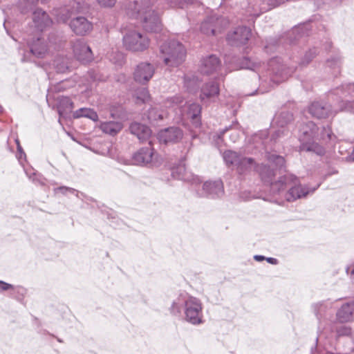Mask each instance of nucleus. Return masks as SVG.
<instances>
[{"label":"nucleus","instance_id":"1","mask_svg":"<svg viewBox=\"0 0 354 354\" xmlns=\"http://www.w3.org/2000/svg\"><path fill=\"white\" fill-rule=\"evenodd\" d=\"M328 98L335 102L333 106L324 102H314L309 113L317 118H326L335 115L339 111L354 113V84H342L329 92Z\"/></svg>","mask_w":354,"mask_h":354},{"label":"nucleus","instance_id":"2","mask_svg":"<svg viewBox=\"0 0 354 354\" xmlns=\"http://www.w3.org/2000/svg\"><path fill=\"white\" fill-rule=\"evenodd\" d=\"M156 9L153 0L134 1L128 4L127 14L131 18L139 19L145 30L158 32L162 25Z\"/></svg>","mask_w":354,"mask_h":354},{"label":"nucleus","instance_id":"3","mask_svg":"<svg viewBox=\"0 0 354 354\" xmlns=\"http://www.w3.org/2000/svg\"><path fill=\"white\" fill-rule=\"evenodd\" d=\"M319 185L320 183L313 188H309L308 186L301 185L295 175L287 174L281 176L277 182L272 185V190L273 195H280L286 188H288V191L285 194L286 199L289 202H293L313 194Z\"/></svg>","mask_w":354,"mask_h":354},{"label":"nucleus","instance_id":"4","mask_svg":"<svg viewBox=\"0 0 354 354\" xmlns=\"http://www.w3.org/2000/svg\"><path fill=\"white\" fill-rule=\"evenodd\" d=\"M299 150L313 152L319 156L325 153V149L316 142L319 137V127L312 121L301 124L299 129Z\"/></svg>","mask_w":354,"mask_h":354},{"label":"nucleus","instance_id":"5","mask_svg":"<svg viewBox=\"0 0 354 354\" xmlns=\"http://www.w3.org/2000/svg\"><path fill=\"white\" fill-rule=\"evenodd\" d=\"M160 54L167 66L177 67L185 61L186 49L178 41L170 39L160 46Z\"/></svg>","mask_w":354,"mask_h":354},{"label":"nucleus","instance_id":"6","mask_svg":"<svg viewBox=\"0 0 354 354\" xmlns=\"http://www.w3.org/2000/svg\"><path fill=\"white\" fill-rule=\"evenodd\" d=\"M268 162L272 165L271 166H267L262 165L259 166L257 171L259 173L262 181L270 185V191L273 195L272 190V185L277 181H273L276 176L277 169H282L284 167L285 159L283 156L277 155L276 153H268L266 156Z\"/></svg>","mask_w":354,"mask_h":354},{"label":"nucleus","instance_id":"7","mask_svg":"<svg viewBox=\"0 0 354 354\" xmlns=\"http://www.w3.org/2000/svg\"><path fill=\"white\" fill-rule=\"evenodd\" d=\"M294 71L293 67H287L283 64L281 57H273L268 63V73L270 81L277 84L287 80Z\"/></svg>","mask_w":354,"mask_h":354},{"label":"nucleus","instance_id":"8","mask_svg":"<svg viewBox=\"0 0 354 354\" xmlns=\"http://www.w3.org/2000/svg\"><path fill=\"white\" fill-rule=\"evenodd\" d=\"M122 43L127 50L142 52L149 48V39L136 30H129L123 35Z\"/></svg>","mask_w":354,"mask_h":354},{"label":"nucleus","instance_id":"9","mask_svg":"<svg viewBox=\"0 0 354 354\" xmlns=\"http://www.w3.org/2000/svg\"><path fill=\"white\" fill-rule=\"evenodd\" d=\"M203 308L201 301L194 297L187 296L184 307L185 320L194 325H198L203 321Z\"/></svg>","mask_w":354,"mask_h":354},{"label":"nucleus","instance_id":"10","mask_svg":"<svg viewBox=\"0 0 354 354\" xmlns=\"http://www.w3.org/2000/svg\"><path fill=\"white\" fill-rule=\"evenodd\" d=\"M229 21L217 15L208 16L201 24V31L207 35H216L226 28Z\"/></svg>","mask_w":354,"mask_h":354},{"label":"nucleus","instance_id":"11","mask_svg":"<svg viewBox=\"0 0 354 354\" xmlns=\"http://www.w3.org/2000/svg\"><path fill=\"white\" fill-rule=\"evenodd\" d=\"M156 153L151 147V142L149 146L140 148L135 152L131 158L133 165L139 166L153 167L157 165Z\"/></svg>","mask_w":354,"mask_h":354},{"label":"nucleus","instance_id":"12","mask_svg":"<svg viewBox=\"0 0 354 354\" xmlns=\"http://www.w3.org/2000/svg\"><path fill=\"white\" fill-rule=\"evenodd\" d=\"M293 120V115L286 110L281 111L276 113L273 119V124L279 129L272 133V139L278 140L285 136H288V129L286 126Z\"/></svg>","mask_w":354,"mask_h":354},{"label":"nucleus","instance_id":"13","mask_svg":"<svg viewBox=\"0 0 354 354\" xmlns=\"http://www.w3.org/2000/svg\"><path fill=\"white\" fill-rule=\"evenodd\" d=\"M198 196L216 198L221 197L224 194L223 182L221 180L214 181H206L202 185L201 189L194 186Z\"/></svg>","mask_w":354,"mask_h":354},{"label":"nucleus","instance_id":"14","mask_svg":"<svg viewBox=\"0 0 354 354\" xmlns=\"http://www.w3.org/2000/svg\"><path fill=\"white\" fill-rule=\"evenodd\" d=\"M251 29L246 26H238L227 35L228 44L233 46H241L247 44L251 37Z\"/></svg>","mask_w":354,"mask_h":354},{"label":"nucleus","instance_id":"15","mask_svg":"<svg viewBox=\"0 0 354 354\" xmlns=\"http://www.w3.org/2000/svg\"><path fill=\"white\" fill-rule=\"evenodd\" d=\"M73 50L75 57L80 62L86 64L93 59L91 48L86 44L84 39H77L73 43Z\"/></svg>","mask_w":354,"mask_h":354},{"label":"nucleus","instance_id":"16","mask_svg":"<svg viewBox=\"0 0 354 354\" xmlns=\"http://www.w3.org/2000/svg\"><path fill=\"white\" fill-rule=\"evenodd\" d=\"M155 68L148 62H141L137 65L133 73L134 80L141 84L147 83L154 74Z\"/></svg>","mask_w":354,"mask_h":354},{"label":"nucleus","instance_id":"17","mask_svg":"<svg viewBox=\"0 0 354 354\" xmlns=\"http://www.w3.org/2000/svg\"><path fill=\"white\" fill-rule=\"evenodd\" d=\"M221 68V62L215 55H210L201 59L200 71L205 75L218 73Z\"/></svg>","mask_w":354,"mask_h":354},{"label":"nucleus","instance_id":"18","mask_svg":"<svg viewBox=\"0 0 354 354\" xmlns=\"http://www.w3.org/2000/svg\"><path fill=\"white\" fill-rule=\"evenodd\" d=\"M183 137V131L176 127L166 128L159 131L158 134V138L160 142L165 144L178 142Z\"/></svg>","mask_w":354,"mask_h":354},{"label":"nucleus","instance_id":"19","mask_svg":"<svg viewBox=\"0 0 354 354\" xmlns=\"http://www.w3.org/2000/svg\"><path fill=\"white\" fill-rule=\"evenodd\" d=\"M252 140L254 148L258 149L260 151L264 149L267 154L268 153L267 151L269 149H271L272 147V142H276L277 140L272 139V134L270 137L269 133L267 130L260 131L255 133Z\"/></svg>","mask_w":354,"mask_h":354},{"label":"nucleus","instance_id":"20","mask_svg":"<svg viewBox=\"0 0 354 354\" xmlns=\"http://www.w3.org/2000/svg\"><path fill=\"white\" fill-rule=\"evenodd\" d=\"M171 175L174 179L190 182L192 186L199 185L201 183V179L198 176H195L192 173L187 171L185 167L182 165L172 168Z\"/></svg>","mask_w":354,"mask_h":354},{"label":"nucleus","instance_id":"21","mask_svg":"<svg viewBox=\"0 0 354 354\" xmlns=\"http://www.w3.org/2000/svg\"><path fill=\"white\" fill-rule=\"evenodd\" d=\"M218 84L214 81L205 83L201 88L200 98L204 102H214L219 95Z\"/></svg>","mask_w":354,"mask_h":354},{"label":"nucleus","instance_id":"22","mask_svg":"<svg viewBox=\"0 0 354 354\" xmlns=\"http://www.w3.org/2000/svg\"><path fill=\"white\" fill-rule=\"evenodd\" d=\"M70 27L75 34L84 35L93 29V24L84 17H77L71 21Z\"/></svg>","mask_w":354,"mask_h":354},{"label":"nucleus","instance_id":"23","mask_svg":"<svg viewBox=\"0 0 354 354\" xmlns=\"http://www.w3.org/2000/svg\"><path fill=\"white\" fill-rule=\"evenodd\" d=\"M30 53L37 58H43L48 52V45L46 40L41 37L32 39L27 41Z\"/></svg>","mask_w":354,"mask_h":354},{"label":"nucleus","instance_id":"24","mask_svg":"<svg viewBox=\"0 0 354 354\" xmlns=\"http://www.w3.org/2000/svg\"><path fill=\"white\" fill-rule=\"evenodd\" d=\"M337 319L341 323L351 322L354 319V300L343 304L337 310Z\"/></svg>","mask_w":354,"mask_h":354},{"label":"nucleus","instance_id":"25","mask_svg":"<svg viewBox=\"0 0 354 354\" xmlns=\"http://www.w3.org/2000/svg\"><path fill=\"white\" fill-rule=\"evenodd\" d=\"M33 23L37 30L43 31L52 24V20L46 12L41 9H37L33 12Z\"/></svg>","mask_w":354,"mask_h":354},{"label":"nucleus","instance_id":"26","mask_svg":"<svg viewBox=\"0 0 354 354\" xmlns=\"http://www.w3.org/2000/svg\"><path fill=\"white\" fill-rule=\"evenodd\" d=\"M129 130L140 141L147 140L151 135V129L147 126L139 122H132L129 127Z\"/></svg>","mask_w":354,"mask_h":354},{"label":"nucleus","instance_id":"27","mask_svg":"<svg viewBox=\"0 0 354 354\" xmlns=\"http://www.w3.org/2000/svg\"><path fill=\"white\" fill-rule=\"evenodd\" d=\"M309 24H302L294 28L289 33L290 43L293 44L309 34Z\"/></svg>","mask_w":354,"mask_h":354},{"label":"nucleus","instance_id":"28","mask_svg":"<svg viewBox=\"0 0 354 354\" xmlns=\"http://www.w3.org/2000/svg\"><path fill=\"white\" fill-rule=\"evenodd\" d=\"M258 167L259 166L257 165L253 158H246L242 156L236 166V169L240 174H245L252 169L257 170Z\"/></svg>","mask_w":354,"mask_h":354},{"label":"nucleus","instance_id":"29","mask_svg":"<svg viewBox=\"0 0 354 354\" xmlns=\"http://www.w3.org/2000/svg\"><path fill=\"white\" fill-rule=\"evenodd\" d=\"M342 58L339 54L331 56L326 61V69L334 76H337L341 71Z\"/></svg>","mask_w":354,"mask_h":354},{"label":"nucleus","instance_id":"30","mask_svg":"<svg viewBox=\"0 0 354 354\" xmlns=\"http://www.w3.org/2000/svg\"><path fill=\"white\" fill-rule=\"evenodd\" d=\"M201 107L197 103H192L188 105L187 115L191 120L193 125L198 128L201 125Z\"/></svg>","mask_w":354,"mask_h":354},{"label":"nucleus","instance_id":"31","mask_svg":"<svg viewBox=\"0 0 354 354\" xmlns=\"http://www.w3.org/2000/svg\"><path fill=\"white\" fill-rule=\"evenodd\" d=\"M100 129L105 133L110 136H115L123 128V124L120 122L109 121L101 122Z\"/></svg>","mask_w":354,"mask_h":354},{"label":"nucleus","instance_id":"32","mask_svg":"<svg viewBox=\"0 0 354 354\" xmlns=\"http://www.w3.org/2000/svg\"><path fill=\"white\" fill-rule=\"evenodd\" d=\"M73 108V103L68 97L60 96L57 98V111L59 117H64L65 114L71 112Z\"/></svg>","mask_w":354,"mask_h":354},{"label":"nucleus","instance_id":"33","mask_svg":"<svg viewBox=\"0 0 354 354\" xmlns=\"http://www.w3.org/2000/svg\"><path fill=\"white\" fill-rule=\"evenodd\" d=\"M73 116L74 118L84 117L89 118L95 122L98 120V115L97 113L89 108H80L73 112Z\"/></svg>","mask_w":354,"mask_h":354},{"label":"nucleus","instance_id":"34","mask_svg":"<svg viewBox=\"0 0 354 354\" xmlns=\"http://www.w3.org/2000/svg\"><path fill=\"white\" fill-rule=\"evenodd\" d=\"M166 117V112L164 111H160L156 107H152L149 109L147 113V118L149 121L152 124L159 120H162Z\"/></svg>","mask_w":354,"mask_h":354},{"label":"nucleus","instance_id":"35","mask_svg":"<svg viewBox=\"0 0 354 354\" xmlns=\"http://www.w3.org/2000/svg\"><path fill=\"white\" fill-rule=\"evenodd\" d=\"M187 296L180 295L171 304L170 311L174 315H179L181 313L182 308L185 307V301Z\"/></svg>","mask_w":354,"mask_h":354},{"label":"nucleus","instance_id":"36","mask_svg":"<svg viewBox=\"0 0 354 354\" xmlns=\"http://www.w3.org/2000/svg\"><path fill=\"white\" fill-rule=\"evenodd\" d=\"M241 156V155L231 150L225 151L223 155L225 163L227 165H232L234 166L235 167L237 163L239 162Z\"/></svg>","mask_w":354,"mask_h":354},{"label":"nucleus","instance_id":"37","mask_svg":"<svg viewBox=\"0 0 354 354\" xmlns=\"http://www.w3.org/2000/svg\"><path fill=\"white\" fill-rule=\"evenodd\" d=\"M239 126V124L237 122H233L232 125L226 127L225 129L221 130L218 133V138L221 139L227 131L231 129H234V131L230 134V139L233 142H236L239 138V132L237 131Z\"/></svg>","mask_w":354,"mask_h":354},{"label":"nucleus","instance_id":"38","mask_svg":"<svg viewBox=\"0 0 354 354\" xmlns=\"http://www.w3.org/2000/svg\"><path fill=\"white\" fill-rule=\"evenodd\" d=\"M335 138V136L333 133L332 130L329 126L323 127L322 130L319 129V137L317 140H322L324 142H327L330 140H333Z\"/></svg>","mask_w":354,"mask_h":354},{"label":"nucleus","instance_id":"39","mask_svg":"<svg viewBox=\"0 0 354 354\" xmlns=\"http://www.w3.org/2000/svg\"><path fill=\"white\" fill-rule=\"evenodd\" d=\"M10 289L13 290L14 292L12 294L17 292L20 295V297H16L17 299H21V297H22L26 292V290L22 287H17L16 289H14L12 285L3 281H0V292Z\"/></svg>","mask_w":354,"mask_h":354},{"label":"nucleus","instance_id":"40","mask_svg":"<svg viewBox=\"0 0 354 354\" xmlns=\"http://www.w3.org/2000/svg\"><path fill=\"white\" fill-rule=\"evenodd\" d=\"M137 103H145L149 101L150 95L147 88H140L135 91Z\"/></svg>","mask_w":354,"mask_h":354},{"label":"nucleus","instance_id":"41","mask_svg":"<svg viewBox=\"0 0 354 354\" xmlns=\"http://www.w3.org/2000/svg\"><path fill=\"white\" fill-rule=\"evenodd\" d=\"M54 65L58 73H64L68 69V62L64 58L56 59Z\"/></svg>","mask_w":354,"mask_h":354},{"label":"nucleus","instance_id":"42","mask_svg":"<svg viewBox=\"0 0 354 354\" xmlns=\"http://www.w3.org/2000/svg\"><path fill=\"white\" fill-rule=\"evenodd\" d=\"M239 68L254 71L256 68V63L252 62L248 57H244L239 60Z\"/></svg>","mask_w":354,"mask_h":354},{"label":"nucleus","instance_id":"43","mask_svg":"<svg viewBox=\"0 0 354 354\" xmlns=\"http://www.w3.org/2000/svg\"><path fill=\"white\" fill-rule=\"evenodd\" d=\"M317 49L314 48L313 49H310L308 52L306 53L304 57L301 59L299 64L301 66H306L309 64V62L315 57L317 55Z\"/></svg>","mask_w":354,"mask_h":354},{"label":"nucleus","instance_id":"44","mask_svg":"<svg viewBox=\"0 0 354 354\" xmlns=\"http://www.w3.org/2000/svg\"><path fill=\"white\" fill-rule=\"evenodd\" d=\"M192 0H167V4L169 8H184L186 5L191 3Z\"/></svg>","mask_w":354,"mask_h":354},{"label":"nucleus","instance_id":"45","mask_svg":"<svg viewBox=\"0 0 354 354\" xmlns=\"http://www.w3.org/2000/svg\"><path fill=\"white\" fill-rule=\"evenodd\" d=\"M88 75L90 77V79L93 82L104 81L106 78V77L100 74L98 71L94 69L90 70L88 72Z\"/></svg>","mask_w":354,"mask_h":354},{"label":"nucleus","instance_id":"46","mask_svg":"<svg viewBox=\"0 0 354 354\" xmlns=\"http://www.w3.org/2000/svg\"><path fill=\"white\" fill-rule=\"evenodd\" d=\"M183 102V98L180 96H174L167 99L165 103L166 107L170 108L174 105L180 104Z\"/></svg>","mask_w":354,"mask_h":354},{"label":"nucleus","instance_id":"47","mask_svg":"<svg viewBox=\"0 0 354 354\" xmlns=\"http://www.w3.org/2000/svg\"><path fill=\"white\" fill-rule=\"evenodd\" d=\"M263 3H266L268 7L263 8L264 10H270L285 2V0H261Z\"/></svg>","mask_w":354,"mask_h":354},{"label":"nucleus","instance_id":"48","mask_svg":"<svg viewBox=\"0 0 354 354\" xmlns=\"http://www.w3.org/2000/svg\"><path fill=\"white\" fill-rule=\"evenodd\" d=\"M314 312L317 319H320L322 317V311L325 309V306L323 303H318L313 305Z\"/></svg>","mask_w":354,"mask_h":354},{"label":"nucleus","instance_id":"49","mask_svg":"<svg viewBox=\"0 0 354 354\" xmlns=\"http://www.w3.org/2000/svg\"><path fill=\"white\" fill-rule=\"evenodd\" d=\"M55 191L60 192L63 194H66V193L70 192L73 194H75L77 197H79L78 195H79L80 192L77 190H76L73 188H71V187L62 186V187H57V189H55Z\"/></svg>","mask_w":354,"mask_h":354},{"label":"nucleus","instance_id":"50","mask_svg":"<svg viewBox=\"0 0 354 354\" xmlns=\"http://www.w3.org/2000/svg\"><path fill=\"white\" fill-rule=\"evenodd\" d=\"M338 336H348L351 334V328L346 326H342L337 328Z\"/></svg>","mask_w":354,"mask_h":354},{"label":"nucleus","instance_id":"51","mask_svg":"<svg viewBox=\"0 0 354 354\" xmlns=\"http://www.w3.org/2000/svg\"><path fill=\"white\" fill-rule=\"evenodd\" d=\"M73 86V83L71 82L70 80H64L60 82L57 86V89L60 91L66 89L67 88L71 87Z\"/></svg>","mask_w":354,"mask_h":354},{"label":"nucleus","instance_id":"52","mask_svg":"<svg viewBox=\"0 0 354 354\" xmlns=\"http://www.w3.org/2000/svg\"><path fill=\"white\" fill-rule=\"evenodd\" d=\"M98 3L102 7H113L115 3L116 0H97Z\"/></svg>","mask_w":354,"mask_h":354},{"label":"nucleus","instance_id":"53","mask_svg":"<svg viewBox=\"0 0 354 354\" xmlns=\"http://www.w3.org/2000/svg\"><path fill=\"white\" fill-rule=\"evenodd\" d=\"M16 142L17 145V151H18L17 158H18L19 160L21 161L23 158H26V153L23 151L22 147H21L18 140H16Z\"/></svg>","mask_w":354,"mask_h":354},{"label":"nucleus","instance_id":"54","mask_svg":"<svg viewBox=\"0 0 354 354\" xmlns=\"http://www.w3.org/2000/svg\"><path fill=\"white\" fill-rule=\"evenodd\" d=\"M113 118H119L120 119H126L127 114L126 112L122 109L119 113L111 112V113Z\"/></svg>","mask_w":354,"mask_h":354},{"label":"nucleus","instance_id":"55","mask_svg":"<svg viewBox=\"0 0 354 354\" xmlns=\"http://www.w3.org/2000/svg\"><path fill=\"white\" fill-rule=\"evenodd\" d=\"M346 272L350 275L351 280L354 283V264L347 268Z\"/></svg>","mask_w":354,"mask_h":354},{"label":"nucleus","instance_id":"56","mask_svg":"<svg viewBox=\"0 0 354 354\" xmlns=\"http://www.w3.org/2000/svg\"><path fill=\"white\" fill-rule=\"evenodd\" d=\"M266 260L269 263H271L272 265H277L278 263V260L275 258H272V257H267L266 258Z\"/></svg>","mask_w":354,"mask_h":354},{"label":"nucleus","instance_id":"57","mask_svg":"<svg viewBox=\"0 0 354 354\" xmlns=\"http://www.w3.org/2000/svg\"><path fill=\"white\" fill-rule=\"evenodd\" d=\"M26 173L28 178L31 179L32 181H35L36 180V178H35L36 176V174L34 172H29L28 171H26Z\"/></svg>","mask_w":354,"mask_h":354},{"label":"nucleus","instance_id":"58","mask_svg":"<svg viewBox=\"0 0 354 354\" xmlns=\"http://www.w3.org/2000/svg\"><path fill=\"white\" fill-rule=\"evenodd\" d=\"M254 259L257 261H261L263 260H265L266 259V257L264 256H262V255H255L254 257Z\"/></svg>","mask_w":354,"mask_h":354},{"label":"nucleus","instance_id":"59","mask_svg":"<svg viewBox=\"0 0 354 354\" xmlns=\"http://www.w3.org/2000/svg\"><path fill=\"white\" fill-rule=\"evenodd\" d=\"M275 48V46H272L271 44H268L265 46V49L266 50L267 53H269L270 51H271L272 50V48Z\"/></svg>","mask_w":354,"mask_h":354},{"label":"nucleus","instance_id":"60","mask_svg":"<svg viewBox=\"0 0 354 354\" xmlns=\"http://www.w3.org/2000/svg\"><path fill=\"white\" fill-rule=\"evenodd\" d=\"M263 93H265V91H261V89H260V88H258V89H257V90L255 91V92H254V93H249V94H248V95H255V94Z\"/></svg>","mask_w":354,"mask_h":354},{"label":"nucleus","instance_id":"61","mask_svg":"<svg viewBox=\"0 0 354 354\" xmlns=\"http://www.w3.org/2000/svg\"><path fill=\"white\" fill-rule=\"evenodd\" d=\"M68 19V16H65L64 17H61L60 18V20H62L63 22H66Z\"/></svg>","mask_w":354,"mask_h":354},{"label":"nucleus","instance_id":"62","mask_svg":"<svg viewBox=\"0 0 354 354\" xmlns=\"http://www.w3.org/2000/svg\"><path fill=\"white\" fill-rule=\"evenodd\" d=\"M29 60H30L29 59L26 58V55H24V57L22 58V62H26V61H29Z\"/></svg>","mask_w":354,"mask_h":354},{"label":"nucleus","instance_id":"63","mask_svg":"<svg viewBox=\"0 0 354 354\" xmlns=\"http://www.w3.org/2000/svg\"><path fill=\"white\" fill-rule=\"evenodd\" d=\"M351 158L354 160V147L351 153Z\"/></svg>","mask_w":354,"mask_h":354},{"label":"nucleus","instance_id":"64","mask_svg":"<svg viewBox=\"0 0 354 354\" xmlns=\"http://www.w3.org/2000/svg\"><path fill=\"white\" fill-rule=\"evenodd\" d=\"M192 137L193 139L196 138V134L194 133V134L192 135Z\"/></svg>","mask_w":354,"mask_h":354}]
</instances>
